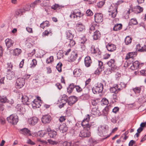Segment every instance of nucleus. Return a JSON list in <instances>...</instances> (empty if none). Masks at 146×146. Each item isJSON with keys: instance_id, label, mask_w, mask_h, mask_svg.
Listing matches in <instances>:
<instances>
[{"instance_id": "09e8293b", "label": "nucleus", "mask_w": 146, "mask_h": 146, "mask_svg": "<svg viewBox=\"0 0 146 146\" xmlns=\"http://www.w3.org/2000/svg\"><path fill=\"white\" fill-rule=\"evenodd\" d=\"M37 61L35 59H33L32 60L31 64L30 66L31 68H34L37 64Z\"/></svg>"}, {"instance_id": "13d9d810", "label": "nucleus", "mask_w": 146, "mask_h": 146, "mask_svg": "<svg viewBox=\"0 0 146 146\" xmlns=\"http://www.w3.org/2000/svg\"><path fill=\"white\" fill-rule=\"evenodd\" d=\"M47 141L49 143L52 145H56L58 143V141H53L51 139H48Z\"/></svg>"}, {"instance_id": "ea45409f", "label": "nucleus", "mask_w": 146, "mask_h": 146, "mask_svg": "<svg viewBox=\"0 0 146 146\" xmlns=\"http://www.w3.org/2000/svg\"><path fill=\"white\" fill-rule=\"evenodd\" d=\"M50 25L49 24V22L48 21H45L43 22L42 23L40 24V27L44 29L46 27H48Z\"/></svg>"}, {"instance_id": "f257e3e1", "label": "nucleus", "mask_w": 146, "mask_h": 146, "mask_svg": "<svg viewBox=\"0 0 146 146\" xmlns=\"http://www.w3.org/2000/svg\"><path fill=\"white\" fill-rule=\"evenodd\" d=\"M123 2V1H118L115 4V5H117L116 6H115L114 7H111L109 11V15L113 18L115 17L117 13V6L122 3Z\"/></svg>"}, {"instance_id": "39448f33", "label": "nucleus", "mask_w": 146, "mask_h": 146, "mask_svg": "<svg viewBox=\"0 0 146 146\" xmlns=\"http://www.w3.org/2000/svg\"><path fill=\"white\" fill-rule=\"evenodd\" d=\"M98 130V135L100 136L105 137L106 136L108 130L104 126H101L99 127Z\"/></svg>"}, {"instance_id": "cd10ccee", "label": "nucleus", "mask_w": 146, "mask_h": 146, "mask_svg": "<svg viewBox=\"0 0 146 146\" xmlns=\"http://www.w3.org/2000/svg\"><path fill=\"white\" fill-rule=\"evenodd\" d=\"M21 95L22 96V101L23 104L27 105L29 104L30 101H29V100L28 97L26 96H23L22 94Z\"/></svg>"}, {"instance_id": "774afa93", "label": "nucleus", "mask_w": 146, "mask_h": 146, "mask_svg": "<svg viewBox=\"0 0 146 146\" xmlns=\"http://www.w3.org/2000/svg\"><path fill=\"white\" fill-rule=\"evenodd\" d=\"M76 91L80 92L82 91V89L79 86H75V87Z\"/></svg>"}, {"instance_id": "6e6d98bb", "label": "nucleus", "mask_w": 146, "mask_h": 146, "mask_svg": "<svg viewBox=\"0 0 146 146\" xmlns=\"http://www.w3.org/2000/svg\"><path fill=\"white\" fill-rule=\"evenodd\" d=\"M105 0L100 1L97 3V5L99 8L101 7L105 4Z\"/></svg>"}, {"instance_id": "79ce46f5", "label": "nucleus", "mask_w": 146, "mask_h": 146, "mask_svg": "<svg viewBox=\"0 0 146 146\" xmlns=\"http://www.w3.org/2000/svg\"><path fill=\"white\" fill-rule=\"evenodd\" d=\"M92 113L94 115H98L100 113L99 110L98 109V107L93 108L92 110Z\"/></svg>"}, {"instance_id": "052dcab7", "label": "nucleus", "mask_w": 146, "mask_h": 146, "mask_svg": "<svg viewBox=\"0 0 146 146\" xmlns=\"http://www.w3.org/2000/svg\"><path fill=\"white\" fill-rule=\"evenodd\" d=\"M101 102L104 105H107L109 103L108 100L106 98L102 99Z\"/></svg>"}, {"instance_id": "a878e982", "label": "nucleus", "mask_w": 146, "mask_h": 146, "mask_svg": "<svg viewBox=\"0 0 146 146\" xmlns=\"http://www.w3.org/2000/svg\"><path fill=\"white\" fill-rule=\"evenodd\" d=\"M16 110L19 113H23L25 111V109L23 108V106L20 104H18L16 107Z\"/></svg>"}, {"instance_id": "1a4fd4ad", "label": "nucleus", "mask_w": 146, "mask_h": 146, "mask_svg": "<svg viewBox=\"0 0 146 146\" xmlns=\"http://www.w3.org/2000/svg\"><path fill=\"white\" fill-rule=\"evenodd\" d=\"M25 84V80L23 78H19L16 81V85L17 88H20L22 87Z\"/></svg>"}, {"instance_id": "37998d69", "label": "nucleus", "mask_w": 146, "mask_h": 146, "mask_svg": "<svg viewBox=\"0 0 146 146\" xmlns=\"http://www.w3.org/2000/svg\"><path fill=\"white\" fill-rule=\"evenodd\" d=\"M21 50L18 48H16L13 50V54L14 55L18 56L21 52Z\"/></svg>"}, {"instance_id": "bf43d9fd", "label": "nucleus", "mask_w": 146, "mask_h": 146, "mask_svg": "<svg viewBox=\"0 0 146 146\" xmlns=\"http://www.w3.org/2000/svg\"><path fill=\"white\" fill-rule=\"evenodd\" d=\"M72 144L71 142H68L65 141L63 143L62 145L63 146H71Z\"/></svg>"}, {"instance_id": "423d86ee", "label": "nucleus", "mask_w": 146, "mask_h": 146, "mask_svg": "<svg viewBox=\"0 0 146 146\" xmlns=\"http://www.w3.org/2000/svg\"><path fill=\"white\" fill-rule=\"evenodd\" d=\"M87 41V39L85 36L81 37L79 42V45L80 46L82 50H84L86 49V44Z\"/></svg>"}, {"instance_id": "e2e57ef3", "label": "nucleus", "mask_w": 146, "mask_h": 146, "mask_svg": "<svg viewBox=\"0 0 146 146\" xmlns=\"http://www.w3.org/2000/svg\"><path fill=\"white\" fill-rule=\"evenodd\" d=\"M86 15L88 16H91L92 15L93 13L92 11L90 9H88L86 11Z\"/></svg>"}, {"instance_id": "0e129e2a", "label": "nucleus", "mask_w": 146, "mask_h": 146, "mask_svg": "<svg viewBox=\"0 0 146 146\" xmlns=\"http://www.w3.org/2000/svg\"><path fill=\"white\" fill-rule=\"evenodd\" d=\"M96 29L94 25H93L91 26L89 29V33H91L92 31H94Z\"/></svg>"}, {"instance_id": "72a5a7b5", "label": "nucleus", "mask_w": 146, "mask_h": 146, "mask_svg": "<svg viewBox=\"0 0 146 146\" xmlns=\"http://www.w3.org/2000/svg\"><path fill=\"white\" fill-rule=\"evenodd\" d=\"M75 87V86L73 83L70 84L67 88V91L69 94H70L73 91L74 88Z\"/></svg>"}, {"instance_id": "9d476101", "label": "nucleus", "mask_w": 146, "mask_h": 146, "mask_svg": "<svg viewBox=\"0 0 146 146\" xmlns=\"http://www.w3.org/2000/svg\"><path fill=\"white\" fill-rule=\"evenodd\" d=\"M95 21L98 23H101L103 20V15L100 13H96L94 15Z\"/></svg>"}, {"instance_id": "69168bd1", "label": "nucleus", "mask_w": 146, "mask_h": 146, "mask_svg": "<svg viewBox=\"0 0 146 146\" xmlns=\"http://www.w3.org/2000/svg\"><path fill=\"white\" fill-rule=\"evenodd\" d=\"M46 133L47 132L46 131H41L39 132V136L40 137H44Z\"/></svg>"}, {"instance_id": "412c9836", "label": "nucleus", "mask_w": 146, "mask_h": 146, "mask_svg": "<svg viewBox=\"0 0 146 146\" xmlns=\"http://www.w3.org/2000/svg\"><path fill=\"white\" fill-rule=\"evenodd\" d=\"M99 68H97V70L95 71V74H99L100 72L104 69V66L103 64V62L101 61H99Z\"/></svg>"}, {"instance_id": "5fc2aeb1", "label": "nucleus", "mask_w": 146, "mask_h": 146, "mask_svg": "<svg viewBox=\"0 0 146 146\" xmlns=\"http://www.w3.org/2000/svg\"><path fill=\"white\" fill-rule=\"evenodd\" d=\"M115 69V68H108L105 72L106 74H110L111 73L112 71H114Z\"/></svg>"}, {"instance_id": "7c9ffc66", "label": "nucleus", "mask_w": 146, "mask_h": 146, "mask_svg": "<svg viewBox=\"0 0 146 146\" xmlns=\"http://www.w3.org/2000/svg\"><path fill=\"white\" fill-rule=\"evenodd\" d=\"M82 73V70L80 69H75L74 71L73 74L74 76L79 77Z\"/></svg>"}, {"instance_id": "c756f323", "label": "nucleus", "mask_w": 146, "mask_h": 146, "mask_svg": "<svg viewBox=\"0 0 146 146\" xmlns=\"http://www.w3.org/2000/svg\"><path fill=\"white\" fill-rule=\"evenodd\" d=\"M59 129L60 131H62V132L64 133L67 131L68 127L65 124H63L59 126Z\"/></svg>"}, {"instance_id": "4be33fe9", "label": "nucleus", "mask_w": 146, "mask_h": 146, "mask_svg": "<svg viewBox=\"0 0 146 146\" xmlns=\"http://www.w3.org/2000/svg\"><path fill=\"white\" fill-rule=\"evenodd\" d=\"M19 131L21 133L25 135H28L29 136L31 135V131L27 128H24L22 129H21Z\"/></svg>"}, {"instance_id": "5701e85b", "label": "nucleus", "mask_w": 146, "mask_h": 146, "mask_svg": "<svg viewBox=\"0 0 146 146\" xmlns=\"http://www.w3.org/2000/svg\"><path fill=\"white\" fill-rule=\"evenodd\" d=\"M52 29L50 28H48L45 30L42 33V36L43 37H45L49 35L51 36L52 35Z\"/></svg>"}, {"instance_id": "20e7f679", "label": "nucleus", "mask_w": 146, "mask_h": 146, "mask_svg": "<svg viewBox=\"0 0 146 146\" xmlns=\"http://www.w3.org/2000/svg\"><path fill=\"white\" fill-rule=\"evenodd\" d=\"M103 89V85L102 84L100 83H98L97 86L93 88L92 89L93 92L94 94H97V93H101Z\"/></svg>"}, {"instance_id": "603ef678", "label": "nucleus", "mask_w": 146, "mask_h": 146, "mask_svg": "<svg viewBox=\"0 0 146 146\" xmlns=\"http://www.w3.org/2000/svg\"><path fill=\"white\" fill-rule=\"evenodd\" d=\"M54 61V58L53 56H50L49 58H47L46 60V62L47 64L51 63Z\"/></svg>"}, {"instance_id": "a18cd8bd", "label": "nucleus", "mask_w": 146, "mask_h": 146, "mask_svg": "<svg viewBox=\"0 0 146 146\" xmlns=\"http://www.w3.org/2000/svg\"><path fill=\"white\" fill-rule=\"evenodd\" d=\"M32 105L33 107H35L36 108H39L41 106V105L38 101L34 100L32 102Z\"/></svg>"}, {"instance_id": "c03bdc74", "label": "nucleus", "mask_w": 146, "mask_h": 146, "mask_svg": "<svg viewBox=\"0 0 146 146\" xmlns=\"http://www.w3.org/2000/svg\"><path fill=\"white\" fill-rule=\"evenodd\" d=\"M41 2V1L40 0H36L33 3L31 4L30 6L31 7L34 8L36 6L40 4Z\"/></svg>"}, {"instance_id": "de8ad7c7", "label": "nucleus", "mask_w": 146, "mask_h": 146, "mask_svg": "<svg viewBox=\"0 0 146 146\" xmlns=\"http://www.w3.org/2000/svg\"><path fill=\"white\" fill-rule=\"evenodd\" d=\"M132 38L128 36H127L125 39V42L126 45H128L130 44L132 41Z\"/></svg>"}, {"instance_id": "ddd939ff", "label": "nucleus", "mask_w": 146, "mask_h": 146, "mask_svg": "<svg viewBox=\"0 0 146 146\" xmlns=\"http://www.w3.org/2000/svg\"><path fill=\"white\" fill-rule=\"evenodd\" d=\"M27 11V10L24 8L17 9L15 11L14 14L16 18H17L19 16H21L23 15V13H25V11Z\"/></svg>"}, {"instance_id": "8fccbe9b", "label": "nucleus", "mask_w": 146, "mask_h": 146, "mask_svg": "<svg viewBox=\"0 0 146 146\" xmlns=\"http://www.w3.org/2000/svg\"><path fill=\"white\" fill-rule=\"evenodd\" d=\"M137 23L138 22L136 19H132L130 20L129 24L130 25H136Z\"/></svg>"}, {"instance_id": "bb28decb", "label": "nucleus", "mask_w": 146, "mask_h": 146, "mask_svg": "<svg viewBox=\"0 0 146 146\" xmlns=\"http://www.w3.org/2000/svg\"><path fill=\"white\" fill-rule=\"evenodd\" d=\"M5 42L7 48L12 46L14 43V41L12 39L9 38L6 39Z\"/></svg>"}, {"instance_id": "3c124183", "label": "nucleus", "mask_w": 146, "mask_h": 146, "mask_svg": "<svg viewBox=\"0 0 146 146\" xmlns=\"http://www.w3.org/2000/svg\"><path fill=\"white\" fill-rule=\"evenodd\" d=\"M62 64L61 62H59L58 63L56 66V68L57 70L59 72H62Z\"/></svg>"}, {"instance_id": "393cba45", "label": "nucleus", "mask_w": 146, "mask_h": 146, "mask_svg": "<svg viewBox=\"0 0 146 146\" xmlns=\"http://www.w3.org/2000/svg\"><path fill=\"white\" fill-rule=\"evenodd\" d=\"M92 63V60L89 56L86 57L84 59V64L86 67L90 66L91 64Z\"/></svg>"}, {"instance_id": "473e14b6", "label": "nucleus", "mask_w": 146, "mask_h": 146, "mask_svg": "<svg viewBox=\"0 0 146 146\" xmlns=\"http://www.w3.org/2000/svg\"><path fill=\"white\" fill-rule=\"evenodd\" d=\"M111 106L110 105H109L106 107L103 110V114L106 116L108 114L109 110L111 109Z\"/></svg>"}, {"instance_id": "49530a36", "label": "nucleus", "mask_w": 146, "mask_h": 146, "mask_svg": "<svg viewBox=\"0 0 146 146\" xmlns=\"http://www.w3.org/2000/svg\"><path fill=\"white\" fill-rule=\"evenodd\" d=\"M66 43H68V46L70 47H72L74 46L76 43L74 40H73V39L71 40H68V41Z\"/></svg>"}, {"instance_id": "c9c22d12", "label": "nucleus", "mask_w": 146, "mask_h": 146, "mask_svg": "<svg viewBox=\"0 0 146 146\" xmlns=\"http://www.w3.org/2000/svg\"><path fill=\"white\" fill-rule=\"evenodd\" d=\"M122 25L121 24L117 23L115 25L113 28V30L116 31L120 30L122 29Z\"/></svg>"}, {"instance_id": "338daca9", "label": "nucleus", "mask_w": 146, "mask_h": 146, "mask_svg": "<svg viewBox=\"0 0 146 146\" xmlns=\"http://www.w3.org/2000/svg\"><path fill=\"white\" fill-rule=\"evenodd\" d=\"M58 8L60 9V6L58 4H55L54 5L52 6V8L55 10L57 9Z\"/></svg>"}, {"instance_id": "7ed1b4c3", "label": "nucleus", "mask_w": 146, "mask_h": 146, "mask_svg": "<svg viewBox=\"0 0 146 146\" xmlns=\"http://www.w3.org/2000/svg\"><path fill=\"white\" fill-rule=\"evenodd\" d=\"M7 120L13 125H16L18 121V117L16 115L12 114L7 117Z\"/></svg>"}, {"instance_id": "6ab92c4d", "label": "nucleus", "mask_w": 146, "mask_h": 146, "mask_svg": "<svg viewBox=\"0 0 146 146\" xmlns=\"http://www.w3.org/2000/svg\"><path fill=\"white\" fill-rule=\"evenodd\" d=\"M139 68H140V63L138 61H136L134 62L132 65L131 66L130 68L132 70H135Z\"/></svg>"}, {"instance_id": "9b49d317", "label": "nucleus", "mask_w": 146, "mask_h": 146, "mask_svg": "<svg viewBox=\"0 0 146 146\" xmlns=\"http://www.w3.org/2000/svg\"><path fill=\"white\" fill-rule=\"evenodd\" d=\"M90 51L92 54L99 55L101 54V52L99 49L94 45H92L90 48Z\"/></svg>"}, {"instance_id": "4d7b16f0", "label": "nucleus", "mask_w": 146, "mask_h": 146, "mask_svg": "<svg viewBox=\"0 0 146 146\" xmlns=\"http://www.w3.org/2000/svg\"><path fill=\"white\" fill-rule=\"evenodd\" d=\"M77 26L78 27H80L79 28H78V29H79V30L80 31H83V29L84 28V26L81 23L77 24Z\"/></svg>"}, {"instance_id": "f704fd0d", "label": "nucleus", "mask_w": 146, "mask_h": 146, "mask_svg": "<svg viewBox=\"0 0 146 146\" xmlns=\"http://www.w3.org/2000/svg\"><path fill=\"white\" fill-rule=\"evenodd\" d=\"M48 134L50 138H55L57 135V133L56 131L51 130L49 132Z\"/></svg>"}, {"instance_id": "f3484780", "label": "nucleus", "mask_w": 146, "mask_h": 146, "mask_svg": "<svg viewBox=\"0 0 146 146\" xmlns=\"http://www.w3.org/2000/svg\"><path fill=\"white\" fill-rule=\"evenodd\" d=\"M78 54L75 51L72 52L68 58V61L72 62L75 61L77 57Z\"/></svg>"}, {"instance_id": "aec40b11", "label": "nucleus", "mask_w": 146, "mask_h": 146, "mask_svg": "<svg viewBox=\"0 0 146 146\" xmlns=\"http://www.w3.org/2000/svg\"><path fill=\"white\" fill-rule=\"evenodd\" d=\"M143 9L142 7L139 5H137L133 8L132 10L136 13H139L142 12Z\"/></svg>"}, {"instance_id": "2f4dec72", "label": "nucleus", "mask_w": 146, "mask_h": 146, "mask_svg": "<svg viewBox=\"0 0 146 146\" xmlns=\"http://www.w3.org/2000/svg\"><path fill=\"white\" fill-rule=\"evenodd\" d=\"M117 85H115L113 87L110 88V91L111 92L114 93H118L119 91L118 88H117Z\"/></svg>"}, {"instance_id": "864d4df0", "label": "nucleus", "mask_w": 146, "mask_h": 146, "mask_svg": "<svg viewBox=\"0 0 146 146\" xmlns=\"http://www.w3.org/2000/svg\"><path fill=\"white\" fill-rule=\"evenodd\" d=\"M141 88L139 87H136L133 89V90L136 94H139L141 92Z\"/></svg>"}, {"instance_id": "6e6552de", "label": "nucleus", "mask_w": 146, "mask_h": 146, "mask_svg": "<svg viewBox=\"0 0 146 146\" xmlns=\"http://www.w3.org/2000/svg\"><path fill=\"white\" fill-rule=\"evenodd\" d=\"M13 65L11 63H8V66L7 67V70L8 73L7 75V77L8 79L9 80L11 79L13 75V72H11L10 71L12 69Z\"/></svg>"}, {"instance_id": "4468645a", "label": "nucleus", "mask_w": 146, "mask_h": 146, "mask_svg": "<svg viewBox=\"0 0 146 146\" xmlns=\"http://www.w3.org/2000/svg\"><path fill=\"white\" fill-rule=\"evenodd\" d=\"M38 118L36 117H33L28 118V122L29 125H34L38 122Z\"/></svg>"}, {"instance_id": "4c0bfd02", "label": "nucleus", "mask_w": 146, "mask_h": 146, "mask_svg": "<svg viewBox=\"0 0 146 146\" xmlns=\"http://www.w3.org/2000/svg\"><path fill=\"white\" fill-rule=\"evenodd\" d=\"M108 65L112 68H115V69H116V67H115V60L113 59H111L108 62Z\"/></svg>"}, {"instance_id": "a19ab883", "label": "nucleus", "mask_w": 146, "mask_h": 146, "mask_svg": "<svg viewBox=\"0 0 146 146\" xmlns=\"http://www.w3.org/2000/svg\"><path fill=\"white\" fill-rule=\"evenodd\" d=\"M67 38L68 40L73 39V36L72 34L71 31H68L66 32Z\"/></svg>"}, {"instance_id": "f03ea898", "label": "nucleus", "mask_w": 146, "mask_h": 146, "mask_svg": "<svg viewBox=\"0 0 146 146\" xmlns=\"http://www.w3.org/2000/svg\"><path fill=\"white\" fill-rule=\"evenodd\" d=\"M90 116L88 114L87 115L84 119L82 122V125L84 129L89 130L92 126V124L89 122L90 119Z\"/></svg>"}, {"instance_id": "dca6fc26", "label": "nucleus", "mask_w": 146, "mask_h": 146, "mask_svg": "<svg viewBox=\"0 0 146 146\" xmlns=\"http://www.w3.org/2000/svg\"><path fill=\"white\" fill-rule=\"evenodd\" d=\"M51 119V116L49 115H45L42 116V122L44 124L49 123Z\"/></svg>"}, {"instance_id": "2eb2a0df", "label": "nucleus", "mask_w": 146, "mask_h": 146, "mask_svg": "<svg viewBox=\"0 0 146 146\" xmlns=\"http://www.w3.org/2000/svg\"><path fill=\"white\" fill-rule=\"evenodd\" d=\"M85 129L81 131L80 134V136L82 137H89L90 136V133Z\"/></svg>"}, {"instance_id": "f8f14e48", "label": "nucleus", "mask_w": 146, "mask_h": 146, "mask_svg": "<svg viewBox=\"0 0 146 146\" xmlns=\"http://www.w3.org/2000/svg\"><path fill=\"white\" fill-rule=\"evenodd\" d=\"M9 102V100L6 97L0 96V111H3L4 110L3 103Z\"/></svg>"}, {"instance_id": "58836bf2", "label": "nucleus", "mask_w": 146, "mask_h": 146, "mask_svg": "<svg viewBox=\"0 0 146 146\" xmlns=\"http://www.w3.org/2000/svg\"><path fill=\"white\" fill-rule=\"evenodd\" d=\"M116 85L119 91L125 88L126 86V84L123 82H121L120 84Z\"/></svg>"}, {"instance_id": "c85d7f7f", "label": "nucleus", "mask_w": 146, "mask_h": 146, "mask_svg": "<svg viewBox=\"0 0 146 146\" xmlns=\"http://www.w3.org/2000/svg\"><path fill=\"white\" fill-rule=\"evenodd\" d=\"M101 34L99 31L96 30L94 32V35H93V39L95 40H97L100 38Z\"/></svg>"}, {"instance_id": "680f3d73", "label": "nucleus", "mask_w": 146, "mask_h": 146, "mask_svg": "<svg viewBox=\"0 0 146 146\" xmlns=\"http://www.w3.org/2000/svg\"><path fill=\"white\" fill-rule=\"evenodd\" d=\"M139 52H146V45H144L141 47V49H139Z\"/></svg>"}, {"instance_id": "e433bc0d", "label": "nucleus", "mask_w": 146, "mask_h": 146, "mask_svg": "<svg viewBox=\"0 0 146 146\" xmlns=\"http://www.w3.org/2000/svg\"><path fill=\"white\" fill-rule=\"evenodd\" d=\"M136 53L135 52H129L127 54L125 59L126 60H127L133 57L136 54Z\"/></svg>"}, {"instance_id": "a211bd4d", "label": "nucleus", "mask_w": 146, "mask_h": 146, "mask_svg": "<svg viewBox=\"0 0 146 146\" xmlns=\"http://www.w3.org/2000/svg\"><path fill=\"white\" fill-rule=\"evenodd\" d=\"M77 101V98L74 96L69 97L68 101V104L70 106H72Z\"/></svg>"}, {"instance_id": "b1692460", "label": "nucleus", "mask_w": 146, "mask_h": 146, "mask_svg": "<svg viewBox=\"0 0 146 146\" xmlns=\"http://www.w3.org/2000/svg\"><path fill=\"white\" fill-rule=\"evenodd\" d=\"M106 48L110 52H113L116 49V46L114 44L109 43L106 46Z\"/></svg>"}, {"instance_id": "0eeeda50", "label": "nucleus", "mask_w": 146, "mask_h": 146, "mask_svg": "<svg viewBox=\"0 0 146 146\" xmlns=\"http://www.w3.org/2000/svg\"><path fill=\"white\" fill-rule=\"evenodd\" d=\"M83 14L81 13V11H78L77 10H75L73 11L70 15V17L71 19H74L78 17H80L83 16Z\"/></svg>"}]
</instances>
